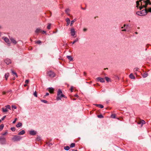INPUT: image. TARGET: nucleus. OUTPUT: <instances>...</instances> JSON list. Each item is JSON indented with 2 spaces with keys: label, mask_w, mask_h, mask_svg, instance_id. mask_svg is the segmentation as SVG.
<instances>
[{
  "label": "nucleus",
  "mask_w": 151,
  "mask_h": 151,
  "mask_svg": "<svg viewBox=\"0 0 151 151\" xmlns=\"http://www.w3.org/2000/svg\"><path fill=\"white\" fill-rule=\"evenodd\" d=\"M63 97L67 98V97L62 93V91L60 89H58V91L56 99L57 100H61V98Z\"/></svg>",
  "instance_id": "nucleus-1"
},
{
  "label": "nucleus",
  "mask_w": 151,
  "mask_h": 151,
  "mask_svg": "<svg viewBox=\"0 0 151 151\" xmlns=\"http://www.w3.org/2000/svg\"><path fill=\"white\" fill-rule=\"evenodd\" d=\"M148 12L147 9H145L141 11H138L136 12V14L139 16H145L147 13Z\"/></svg>",
  "instance_id": "nucleus-2"
},
{
  "label": "nucleus",
  "mask_w": 151,
  "mask_h": 151,
  "mask_svg": "<svg viewBox=\"0 0 151 151\" xmlns=\"http://www.w3.org/2000/svg\"><path fill=\"white\" fill-rule=\"evenodd\" d=\"M46 73L47 76L51 78H53L55 76V74L52 70L47 71Z\"/></svg>",
  "instance_id": "nucleus-3"
},
{
  "label": "nucleus",
  "mask_w": 151,
  "mask_h": 151,
  "mask_svg": "<svg viewBox=\"0 0 151 151\" xmlns=\"http://www.w3.org/2000/svg\"><path fill=\"white\" fill-rule=\"evenodd\" d=\"M22 137L17 135H14V137L12 138V140L14 142L19 141L22 139Z\"/></svg>",
  "instance_id": "nucleus-4"
},
{
  "label": "nucleus",
  "mask_w": 151,
  "mask_h": 151,
  "mask_svg": "<svg viewBox=\"0 0 151 151\" xmlns=\"http://www.w3.org/2000/svg\"><path fill=\"white\" fill-rule=\"evenodd\" d=\"M0 143L2 145L6 144V139L5 138L3 137H0Z\"/></svg>",
  "instance_id": "nucleus-5"
},
{
  "label": "nucleus",
  "mask_w": 151,
  "mask_h": 151,
  "mask_svg": "<svg viewBox=\"0 0 151 151\" xmlns=\"http://www.w3.org/2000/svg\"><path fill=\"white\" fill-rule=\"evenodd\" d=\"M150 0H147L145 1V2L146 5L145 6H141L139 7V9L140 10H141L143 7H144L145 8H146L147 7V5L148 4L149 2L150 1Z\"/></svg>",
  "instance_id": "nucleus-6"
},
{
  "label": "nucleus",
  "mask_w": 151,
  "mask_h": 151,
  "mask_svg": "<svg viewBox=\"0 0 151 151\" xmlns=\"http://www.w3.org/2000/svg\"><path fill=\"white\" fill-rule=\"evenodd\" d=\"M4 40L7 43V45L8 46L10 45L11 43L9 40L8 38L6 37H5L4 38Z\"/></svg>",
  "instance_id": "nucleus-7"
},
{
  "label": "nucleus",
  "mask_w": 151,
  "mask_h": 151,
  "mask_svg": "<svg viewBox=\"0 0 151 151\" xmlns=\"http://www.w3.org/2000/svg\"><path fill=\"white\" fill-rule=\"evenodd\" d=\"M70 31L71 35L73 36H74L75 34V31L74 29V28L71 29Z\"/></svg>",
  "instance_id": "nucleus-8"
},
{
  "label": "nucleus",
  "mask_w": 151,
  "mask_h": 151,
  "mask_svg": "<svg viewBox=\"0 0 151 151\" xmlns=\"http://www.w3.org/2000/svg\"><path fill=\"white\" fill-rule=\"evenodd\" d=\"M47 89L48 90V91L50 93H53L54 91V88H53L52 87H50L47 88Z\"/></svg>",
  "instance_id": "nucleus-9"
},
{
  "label": "nucleus",
  "mask_w": 151,
  "mask_h": 151,
  "mask_svg": "<svg viewBox=\"0 0 151 151\" xmlns=\"http://www.w3.org/2000/svg\"><path fill=\"white\" fill-rule=\"evenodd\" d=\"M97 80L98 81H100L101 82V83H104L105 82V81L103 78L98 77L97 78Z\"/></svg>",
  "instance_id": "nucleus-10"
},
{
  "label": "nucleus",
  "mask_w": 151,
  "mask_h": 151,
  "mask_svg": "<svg viewBox=\"0 0 151 151\" xmlns=\"http://www.w3.org/2000/svg\"><path fill=\"white\" fill-rule=\"evenodd\" d=\"M5 62L7 65H9L11 63V61L10 59L7 58L5 60Z\"/></svg>",
  "instance_id": "nucleus-11"
},
{
  "label": "nucleus",
  "mask_w": 151,
  "mask_h": 151,
  "mask_svg": "<svg viewBox=\"0 0 151 151\" xmlns=\"http://www.w3.org/2000/svg\"><path fill=\"white\" fill-rule=\"evenodd\" d=\"M29 134L31 135H35L36 134V132L34 130L31 131H30Z\"/></svg>",
  "instance_id": "nucleus-12"
},
{
  "label": "nucleus",
  "mask_w": 151,
  "mask_h": 151,
  "mask_svg": "<svg viewBox=\"0 0 151 151\" xmlns=\"http://www.w3.org/2000/svg\"><path fill=\"white\" fill-rule=\"evenodd\" d=\"M10 39L11 41V42L14 44H16L17 43V42L15 40H14L13 38L11 37L10 38Z\"/></svg>",
  "instance_id": "nucleus-13"
},
{
  "label": "nucleus",
  "mask_w": 151,
  "mask_h": 151,
  "mask_svg": "<svg viewBox=\"0 0 151 151\" xmlns=\"http://www.w3.org/2000/svg\"><path fill=\"white\" fill-rule=\"evenodd\" d=\"M66 26H68L70 24V20L69 18H67L66 19Z\"/></svg>",
  "instance_id": "nucleus-14"
},
{
  "label": "nucleus",
  "mask_w": 151,
  "mask_h": 151,
  "mask_svg": "<svg viewBox=\"0 0 151 151\" xmlns=\"http://www.w3.org/2000/svg\"><path fill=\"white\" fill-rule=\"evenodd\" d=\"M95 105L98 107H99L100 108L102 109L104 108V106L103 105L101 104H95Z\"/></svg>",
  "instance_id": "nucleus-15"
},
{
  "label": "nucleus",
  "mask_w": 151,
  "mask_h": 151,
  "mask_svg": "<svg viewBox=\"0 0 151 151\" xmlns=\"http://www.w3.org/2000/svg\"><path fill=\"white\" fill-rule=\"evenodd\" d=\"M129 77L132 79H134L135 78L134 76L132 73H131L129 75Z\"/></svg>",
  "instance_id": "nucleus-16"
},
{
  "label": "nucleus",
  "mask_w": 151,
  "mask_h": 151,
  "mask_svg": "<svg viewBox=\"0 0 151 151\" xmlns=\"http://www.w3.org/2000/svg\"><path fill=\"white\" fill-rule=\"evenodd\" d=\"M66 57L70 60V61H72L73 60V58L71 56L67 55L66 56Z\"/></svg>",
  "instance_id": "nucleus-17"
},
{
  "label": "nucleus",
  "mask_w": 151,
  "mask_h": 151,
  "mask_svg": "<svg viewBox=\"0 0 151 151\" xmlns=\"http://www.w3.org/2000/svg\"><path fill=\"white\" fill-rule=\"evenodd\" d=\"M65 12L66 13L68 16L70 15V14L69 13L70 12V9H67L65 10Z\"/></svg>",
  "instance_id": "nucleus-18"
},
{
  "label": "nucleus",
  "mask_w": 151,
  "mask_h": 151,
  "mask_svg": "<svg viewBox=\"0 0 151 151\" xmlns=\"http://www.w3.org/2000/svg\"><path fill=\"white\" fill-rule=\"evenodd\" d=\"M25 133V132L24 130H22L18 133V135H23Z\"/></svg>",
  "instance_id": "nucleus-19"
},
{
  "label": "nucleus",
  "mask_w": 151,
  "mask_h": 151,
  "mask_svg": "<svg viewBox=\"0 0 151 151\" xmlns=\"http://www.w3.org/2000/svg\"><path fill=\"white\" fill-rule=\"evenodd\" d=\"M42 30L39 28H37L35 31V32L36 33L39 32H42Z\"/></svg>",
  "instance_id": "nucleus-20"
},
{
  "label": "nucleus",
  "mask_w": 151,
  "mask_h": 151,
  "mask_svg": "<svg viewBox=\"0 0 151 151\" xmlns=\"http://www.w3.org/2000/svg\"><path fill=\"white\" fill-rule=\"evenodd\" d=\"M76 21V19H73V20L71 21V23L70 24V26H73V23L74 22H75Z\"/></svg>",
  "instance_id": "nucleus-21"
},
{
  "label": "nucleus",
  "mask_w": 151,
  "mask_h": 151,
  "mask_svg": "<svg viewBox=\"0 0 151 151\" xmlns=\"http://www.w3.org/2000/svg\"><path fill=\"white\" fill-rule=\"evenodd\" d=\"M22 123L20 122H19L18 123V124L16 125V126L17 127H21L22 125Z\"/></svg>",
  "instance_id": "nucleus-22"
},
{
  "label": "nucleus",
  "mask_w": 151,
  "mask_h": 151,
  "mask_svg": "<svg viewBox=\"0 0 151 151\" xmlns=\"http://www.w3.org/2000/svg\"><path fill=\"white\" fill-rule=\"evenodd\" d=\"M2 110L3 112H6L8 111L7 109L6 108H2Z\"/></svg>",
  "instance_id": "nucleus-23"
},
{
  "label": "nucleus",
  "mask_w": 151,
  "mask_h": 151,
  "mask_svg": "<svg viewBox=\"0 0 151 151\" xmlns=\"http://www.w3.org/2000/svg\"><path fill=\"white\" fill-rule=\"evenodd\" d=\"M148 75V74L147 73H144L142 75V76L143 78H145Z\"/></svg>",
  "instance_id": "nucleus-24"
},
{
  "label": "nucleus",
  "mask_w": 151,
  "mask_h": 151,
  "mask_svg": "<svg viewBox=\"0 0 151 151\" xmlns=\"http://www.w3.org/2000/svg\"><path fill=\"white\" fill-rule=\"evenodd\" d=\"M9 75V73H7L5 74V78L6 80H7V78L8 77Z\"/></svg>",
  "instance_id": "nucleus-25"
},
{
  "label": "nucleus",
  "mask_w": 151,
  "mask_h": 151,
  "mask_svg": "<svg viewBox=\"0 0 151 151\" xmlns=\"http://www.w3.org/2000/svg\"><path fill=\"white\" fill-rule=\"evenodd\" d=\"M11 71H12V74L13 75H15V76H16V77H17L18 76H17V73L16 72H14L13 70H12Z\"/></svg>",
  "instance_id": "nucleus-26"
},
{
  "label": "nucleus",
  "mask_w": 151,
  "mask_h": 151,
  "mask_svg": "<svg viewBox=\"0 0 151 151\" xmlns=\"http://www.w3.org/2000/svg\"><path fill=\"white\" fill-rule=\"evenodd\" d=\"M75 146V143H71L70 145V147L72 148L74 147Z\"/></svg>",
  "instance_id": "nucleus-27"
},
{
  "label": "nucleus",
  "mask_w": 151,
  "mask_h": 151,
  "mask_svg": "<svg viewBox=\"0 0 151 151\" xmlns=\"http://www.w3.org/2000/svg\"><path fill=\"white\" fill-rule=\"evenodd\" d=\"M4 127V124H1L0 125V131H1L2 130Z\"/></svg>",
  "instance_id": "nucleus-28"
},
{
  "label": "nucleus",
  "mask_w": 151,
  "mask_h": 151,
  "mask_svg": "<svg viewBox=\"0 0 151 151\" xmlns=\"http://www.w3.org/2000/svg\"><path fill=\"white\" fill-rule=\"evenodd\" d=\"M64 149L66 150H68L70 149V147L68 146H66L64 147Z\"/></svg>",
  "instance_id": "nucleus-29"
},
{
  "label": "nucleus",
  "mask_w": 151,
  "mask_h": 151,
  "mask_svg": "<svg viewBox=\"0 0 151 151\" xmlns=\"http://www.w3.org/2000/svg\"><path fill=\"white\" fill-rule=\"evenodd\" d=\"M35 43H37L38 44H41L42 43V42L41 41L39 40L38 41H35Z\"/></svg>",
  "instance_id": "nucleus-30"
},
{
  "label": "nucleus",
  "mask_w": 151,
  "mask_h": 151,
  "mask_svg": "<svg viewBox=\"0 0 151 151\" xmlns=\"http://www.w3.org/2000/svg\"><path fill=\"white\" fill-rule=\"evenodd\" d=\"M105 78L107 82H109L110 80V78L107 77H105Z\"/></svg>",
  "instance_id": "nucleus-31"
},
{
  "label": "nucleus",
  "mask_w": 151,
  "mask_h": 151,
  "mask_svg": "<svg viewBox=\"0 0 151 151\" xmlns=\"http://www.w3.org/2000/svg\"><path fill=\"white\" fill-rule=\"evenodd\" d=\"M97 117L100 118H103L104 117L101 114L98 115Z\"/></svg>",
  "instance_id": "nucleus-32"
},
{
  "label": "nucleus",
  "mask_w": 151,
  "mask_h": 151,
  "mask_svg": "<svg viewBox=\"0 0 151 151\" xmlns=\"http://www.w3.org/2000/svg\"><path fill=\"white\" fill-rule=\"evenodd\" d=\"M111 117L112 118H116V115L114 114H111Z\"/></svg>",
  "instance_id": "nucleus-33"
},
{
  "label": "nucleus",
  "mask_w": 151,
  "mask_h": 151,
  "mask_svg": "<svg viewBox=\"0 0 151 151\" xmlns=\"http://www.w3.org/2000/svg\"><path fill=\"white\" fill-rule=\"evenodd\" d=\"M33 95L36 97H37V92L36 91H35V92L34 93Z\"/></svg>",
  "instance_id": "nucleus-34"
},
{
  "label": "nucleus",
  "mask_w": 151,
  "mask_h": 151,
  "mask_svg": "<svg viewBox=\"0 0 151 151\" xmlns=\"http://www.w3.org/2000/svg\"><path fill=\"white\" fill-rule=\"evenodd\" d=\"M6 108L7 109H11V106H10L9 105H8L6 106H5Z\"/></svg>",
  "instance_id": "nucleus-35"
},
{
  "label": "nucleus",
  "mask_w": 151,
  "mask_h": 151,
  "mask_svg": "<svg viewBox=\"0 0 151 151\" xmlns=\"http://www.w3.org/2000/svg\"><path fill=\"white\" fill-rule=\"evenodd\" d=\"M41 101L45 103H47V100H43V99H42L41 100Z\"/></svg>",
  "instance_id": "nucleus-36"
},
{
  "label": "nucleus",
  "mask_w": 151,
  "mask_h": 151,
  "mask_svg": "<svg viewBox=\"0 0 151 151\" xmlns=\"http://www.w3.org/2000/svg\"><path fill=\"white\" fill-rule=\"evenodd\" d=\"M51 24H49L48 25L47 27V28L48 29H50Z\"/></svg>",
  "instance_id": "nucleus-37"
},
{
  "label": "nucleus",
  "mask_w": 151,
  "mask_h": 151,
  "mask_svg": "<svg viewBox=\"0 0 151 151\" xmlns=\"http://www.w3.org/2000/svg\"><path fill=\"white\" fill-rule=\"evenodd\" d=\"M78 38H76V39L74 40V41L72 42V44H74L75 42H77L78 41Z\"/></svg>",
  "instance_id": "nucleus-38"
},
{
  "label": "nucleus",
  "mask_w": 151,
  "mask_h": 151,
  "mask_svg": "<svg viewBox=\"0 0 151 151\" xmlns=\"http://www.w3.org/2000/svg\"><path fill=\"white\" fill-rule=\"evenodd\" d=\"M11 129L12 131H14L15 130V128L14 127H12L11 128Z\"/></svg>",
  "instance_id": "nucleus-39"
},
{
  "label": "nucleus",
  "mask_w": 151,
  "mask_h": 151,
  "mask_svg": "<svg viewBox=\"0 0 151 151\" xmlns=\"http://www.w3.org/2000/svg\"><path fill=\"white\" fill-rule=\"evenodd\" d=\"M12 109H17V106H16L15 105H12Z\"/></svg>",
  "instance_id": "nucleus-40"
},
{
  "label": "nucleus",
  "mask_w": 151,
  "mask_h": 151,
  "mask_svg": "<svg viewBox=\"0 0 151 151\" xmlns=\"http://www.w3.org/2000/svg\"><path fill=\"white\" fill-rule=\"evenodd\" d=\"M74 90V88L73 86H71L70 88V91L71 92H72Z\"/></svg>",
  "instance_id": "nucleus-41"
},
{
  "label": "nucleus",
  "mask_w": 151,
  "mask_h": 151,
  "mask_svg": "<svg viewBox=\"0 0 151 151\" xmlns=\"http://www.w3.org/2000/svg\"><path fill=\"white\" fill-rule=\"evenodd\" d=\"M29 82V80H27L25 81V83L26 84H27Z\"/></svg>",
  "instance_id": "nucleus-42"
},
{
  "label": "nucleus",
  "mask_w": 151,
  "mask_h": 151,
  "mask_svg": "<svg viewBox=\"0 0 151 151\" xmlns=\"http://www.w3.org/2000/svg\"><path fill=\"white\" fill-rule=\"evenodd\" d=\"M141 123L142 124H144L145 123V122L144 121V120H142L141 121Z\"/></svg>",
  "instance_id": "nucleus-43"
},
{
  "label": "nucleus",
  "mask_w": 151,
  "mask_h": 151,
  "mask_svg": "<svg viewBox=\"0 0 151 151\" xmlns=\"http://www.w3.org/2000/svg\"><path fill=\"white\" fill-rule=\"evenodd\" d=\"M37 139L38 140V141H40V140H41V138L40 137H38L37 138Z\"/></svg>",
  "instance_id": "nucleus-44"
},
{
  "label": "nucleus",
  "mask_w": 151,
  "mask_h": 151,
  "mask_svg": "<svg viewBox=\"0 0 151 151\" xmlns=\"http://www.w3.org/2000/svg\"><path fill=\"white\" fill-rule=\"evenodd\" d=\"M6 116H3V117L1 118V121L4 120V119L6 118Z\"/></svg>",
  "instance_id": "nucleus-45"
},
{
  "label": "nucleus",
  "mask_w": 151,
  "mask_h": 151,
  "mask_svg": "<svg viewBox=\"0 0 151 151\" xmlns=\"http://www.w3.org/2000/svg\"><path fill=\"white\" fill-rule=\"evenodd\" d=\"M138 68H135L134 69V72L137 71H138Z\"/></svg>",
  "instance_id": "nucleus-46"
},
{
  "label": "nucleus",
  "mask_w": 151,
  "mask_h": 151,
  "mask_svg": "<svg viewBox=\"0 0 151 151\" xmlns=\"http://www.w3.org/2000/svg\"><path fill=\"white\" fill-rule=\"evenodd\" d=\"M17 118H15V119L14 120V121H13V123L14 124L15 123V122H16V120H17Z\"/></svg>",
  "instance_id": "nucleus-47"
},
{
  "label": "nucleus",
  "mask_w": 151,
  "mask_h": 151,
  "mask_svg": "<svg viewBox=\"0 0 151 151\" xmlns=\"http://www.w3.org/2000/svg\"><path fill=\"white\" fill-rule=\"evenodd\" d=\"M49 95V93H46L45 95L44 96V97L46 96Z\"/></svg>",
  "instance_id": "nucleus-48"
},
{
  "label": "nucleus",
  "mask_w": 151,
  "mask_h": 151,
  "mask_svg": "<svg viewBox=\"0 0 151 151\" xmlns=\"http://www.w3.org/2000/svg\"><path fill=\"white\" fill-rule=\"evenodd\" d=\"M7 133V132H5L3 134H2V135H6V134Z\"/></svg>",
  "instance_id": "nucleus-49"
},
{
  "label": "nucleus",
  "mask_w": 151,
  "mask_h": 151,
  "mask_svg": "<svg viewBox=\"0 0 151 151\" xmlns=\"http://www.w3.org/2000/svg\"><path fill=\"white\" fill-rule=\"evenodd\" d=\"M148 12H151V7L149 9Z\"/></svg>",
  "instance_id": "nucleus-50"
},
{
  "label": "nucleus",
  "mask_w": 151,
  "mask_h": 151,
  "mask_svg": "<svg viewBox=\"0 0 151 151\" xmlns=\"http://www.w3.org/2000/svg\"><path fill=\"white\" fill-rule=\"evenodd\" d=\"M87 30V29L86 28H84L83 29V31H84V32H85Z\"/></svg>",
  "instance_id": "nucleus-51"
},
{
  "label": "nucleus",
  "mask_w": 151,
  "mask_h": 151,
  "mask_svg": "<svg viewBox=\"0 0 151 151\" xmlns=\"http://www.w3.org/2000/svg\"><path fill=\"white\" fill-rule=\"evenodd\" d=\"M6 93L5 91H3L2 92V94L3 95H5L6 94Z\"/></svg>",
  "instance_id": "nucleus-52"
},
{
  "label": "nucleus",
  "mask_w": 151,
  "mask_h": 151,
  "mask_svg": "<svg viewBox=\"0 0 151 151\" xmlns=\"http://www.w3.org/2000/svg\"><path fill=\"white\" fill-rule=\"evenodd\" d=\"M74 96L75 97H78V95L77 94H75L74 95Z\"/></svg>",
  "instance_id": "nucleus-53"
},
{
  "label": "nucleus",
  "mask_w": 151,
  "mask_h": 151,
  "mask_svg": "<svg viewBox=\"0 0 151 151\" xmlns=\"http://www.w3.org/2000/svg\"><path fill=\"white\" fill-rule=\"evenodd\" d=\"M81 9H83V10H85L86 9V8H83V7H81Z\"/></svg>",
  "instance_id": "nucleus-54"
},
{
  "label": "nucleus",
  "mask_w": 151,
  "mask_h": 151,
  "mask_svg": "<svg viewBox=\"0 0 151 151\" xmlns=\"http://www.w3.org/2000/svg\"><path fill=\"white\" fill-rule=\"evenodd\" d=\"M86 72H84V76H86Z\"/></svg>",
  "instance_id": "nucleus-55"
},
{
  "label": "nucleus",
  "mask_w": 151,
  "mask_h": 151,
  "mask_svg": "<svg viewBox=\"0 0 151 151\" xmlns=\"http://www.w3.org/2000/svg\"><path fill=\"white\" fill-rule=\"evenodd\" d=\"M42 32H43V34L45 33L46 32L45 31H42Z\"/></svg>",
  "instance_id": "nucleus-56"
},
{
  "label": "nucleus",
  "mask_w": 151,
  "mask_h": 151,
  "mask_svg": "<svg viewBox=\"0 0 151 151\" xmlns=\"http://www.w3.org/2000/svg\"><path fill=\"white\" fill-rule=\"evenodd\" d=\"M72 151H78L77 150H73V149H72Z\"/></svg>",
  "instance_id": "nucleus-57"
},
{
  "label": "nucleus",
  "mask_w": 151,
  "mask_h": 151,
  "mask_svg": "<svg viewBox=\"0 0 151 151\" xmlns=\"http://www.w3.org/2000/svg\"><path fill=\"white\" fill-rule=\"evenodd\" d=\"M27 86V84H24V87H26Z\"/></svg>",
  "instance_id": "nucleus-58"
},
{
  "label": "nucleus",
  "mask_w": 151,
  "mask_h": 151,
  "mask_svg": "<svg viewBox=\"0 0 151 151\" xmlns=\"http://www.w3.org/2000/svg\"><path fill=\"white\" fill-rule=\"evenodd\" d=\"M148 4H149L150 5H151V2L150 1L149 2Z\"/></svg>",
  "instance_id": "nucleus-59"
},
{
  "label": "nucleus",
  "mask_w": 151,
  "mask_h": 151,
  "mask_svg": "<svg viewBox=\"0 0 151 151\" xmlns=\"http://www.w3.org/2000/svg\"><path fill=\"white\" fill-rule=\"evenodd\" d=\"M15 79V77H14L13 78V80H14Z\"/></svg>",
  "instance_id": "nucleus-60"
},
{
  "label": "nucleus",
  "mask_w": 151,
  "mask_h": 151,
  "mask_svg": "<svg viewBox=\"0 0 151 151\" xmlns=\"http://www.w3.org/2000/svg\"><path fill=\"white\" fill-rule=\"evenodd\" d=\"M122 31H126V30L125 29H124L122 30Z\"/></svg>",
  "instance_id": "nucleus-61"
},
{
  "label": "nucleus",
  "mask_w": 151,
  "mask_h": 151,
  "mask_svg": "<svg viewBox=\"0 0 151 151\" xmlns=\"http://www.w3.org/2000/svg\"><path fill=\"white\" fill-rule=\"evenodd\" d=\"M108 69V68H104V70H106V69Z\"/></svg>",
  "instance_id": "nucleus-62"
},
{
  "label": "nucleus",
  "mask_w": 151,
  "mask_h": 151,
  "mask_svg": "<svg viewBox=\"0 0 151 151\" xmlns=\"http://www.w3.org/2000/svg\"><path fill=\"white\" fill-rule=\"evenodd\" d=\"M1 120L0 119V123L1 122Z\"/></svg>",
  "instance_id": "nucleus-63"
},
{
  "label": "nucleus",
  "mask_w": 151,
  "mask_h": 151,
  "mask_svg": "<svg viewBox=\"0 0 151 151\" xmlns=\"http://www.w3.org/2000/svg\"><path fill=\"white\" fill-rule=\"evenodd\" d=\"M137 28H138V29H139V27H138Z\"/></svg>",
  "instance_id": "nucleus-64"
}]
</instances>
